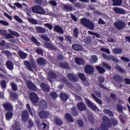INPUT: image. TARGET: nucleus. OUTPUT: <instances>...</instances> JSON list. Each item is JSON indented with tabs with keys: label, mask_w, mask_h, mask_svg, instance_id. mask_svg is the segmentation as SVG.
Segmentation results:
<instances>
[{
	"label": "nucleus",
	"mask_w": 130,
	"mask_h": 130,
	"mask_svg": "<svg viewBox=\"0 0 130 130\" xmlns=\"http://www.w3.org/2000/svg\"><path fill=\"white\" fill-rule=\"evenodd\" d=\"M118 121L115 118H112L111 120L108 116H104L102 118V122L101 125V130H108V128L112 127V124L114 126L117 125Z\"/></svg>",
	"instance_id": "obj_1"
},
{
	"label": "nucleus",
	"mask_w": 130,
	"mask_h": 130,
	"mask_svg": "<svg viewBox=\"0 0 130 130\" xmlns=\"http://www.w3.org/2000/svg\"><path fill=\"white\" fill-rule=\"evenodd\" d=\"M82 25L89 29L90 30H93L94 29V24L90 20L86 19V18H83L80 20Z\"/></svg>",
	"instance_id": "obj_2"
},
{
	"label": "nucleus",
	"mask_w": 130,
	"mask_h": 130,
	"mask_svg": "<svg viewBox=\"0 0 130 130\" xmlns=\"http://www.w3.org/2000/svg\"><path fill=\"white\" fill-rule=\"evenodd\" d=\"M23 64L26 67L27 70L32 71L34 70H37V66L36 65V63L35 61H32L31 63L28 61H23Z\"/></svg>",
	"instance_id": "obj_3"
},
{
	"label": "nucleus",
	"mask_w": 130,
	"mask_h": 130,
	"mask_svg": "<svg viewBox=\"0 0 130 130\" xmlns=\"http://www.w3.org/2000/svg\"><path fill=\"white\" fill-rule=\"evenodd\" d=\"M31 11L32 12L39 14H44L45 13V10L41 7V6H35L31 8Z\"/></svg>",
	"instance_id": "obj_4"
},
{
	"label": "nucleus",
	"mask_w": 130,
	"mask_h": 130,
	"mask_svg": "<svg viewBox=\"0 0 130 130\" xmlns=\"http://www.w3.org/2000/svg\"><path fill=\"white\" fill-rule=\"evenodd\" d=\"M126 24L123 21L119 20L114 23V26L118 30H121L126 27Z\"/></svg>",
	"instance_id": "obj_5"
},
{
	"label": "nucleus",
	"mask_w": 130,
	"mask_h": 130,
	"mask_svg": "<svg viewBox=\"0 0 130 130\" xmlns=\"http://www.w3.org/2000/svg\"><path fill=\"white\" fill-rule=\"evenodd\" d=\"M51 115V113L49 111L42 110L39 113V116L41 119H47Z\"/></svg>",
	"instance_id": "obj_6"
},
{
	"label": "nucleus",
	"mask_w": 130,
	"mask_h": 130,
	"mask_svg": "<svg viewBox=\"0 0 130 130\" xmlns=\"http://www.w3.org/2000/svg\"><path fill=\"white\" fill-rule=\"evenodd\" d=\"M84 71L85 73L88 75H92L94 73L95 69L91 65L88 64L85 66Z\"/></svg>",
	"instance_id": "obj_7"
},
{
	"label": "nucleus",
	"mask_w": 130,
	"mask_h": 130,
	"mask_svg": "<svg viewBox=\"0 0 130 130\" xmlns=\"http://www.w3.org/2000/svg\"><path fill=\"white\" fill-rule=\"evenodd\" d=\"M30 100L31 102V103L34 105L37 104L38 102L39 101V98H38L37 94L35 92H31L30 93Z\"/></svg>",
	"instance_id": "obj_8"
},
{
	"label": "nucleus",
	"mask_w": 130,
	"mask_h": 130,
	"mask_svg": "<svg viewBox=\"0 0 130 130\" xmlns=\"http://www.w3.org/2000/svg\"><path fill=\"white\" fill-rule=\"evenodd\" d=\"M85 102L86 105L88 106L89 108L92 109L93 110H96L98 108H97L96 106L94 104V103H92L87 99H85Z\"/></svg>",
	"instance_id": "obj_9"
},
{
	"label": "nucleus",
	"mask_w": 130,
	"mask_h": 130,
	"mask_svg": "<svg viewBox=\"0 0 130 130\" xmlns=\"http://www.w3.org/2000/svg\"><path fill=\"white\" fill-rule=\"evenodd\" d=\"M4 110L8 111H13V106L9 102H7L3 104Z\"/></svg>",
	"instance_id": "obj_10"
},
{
	"label": "nucleus",
	"mask_w": 130,
	"mask_h": 130,
	"mask_svg": "<svg viewBox=\"0 0 130 130\" xmlns=\"http://www.w3.org/2000/svg\"><path fill=\"white\" fill-rule=\"evenodd\" d=\"M44 46L46 49H49L50 50H55L56 49L54 45L51 42L45 41L44 42Z\"/></svg>",
	"instance_id": "obj_11"
},
{
	"label": "nucleus",
	"mask_w": 130,
	"mask_h": 130,
	"mask_svg": "<svg viewBox=\"0 0 130 130\" xmlns=\"http://www.w3.org/2000/svg\"><path fill=\"white\" fill-rule=\"evenodd\" d=\"M29 113L27 110H23L22 112L21 118L22 121L24 122L27 121L29 119Z\"/></svg>",
	"instance_id": "obj_12"
},
{
	"label": "nucleus",
	"mask_w": 130,
	"mask_h": 130,
	"mask_svg": "<svg viewBox=\"0 0 130 130\" xmlns=\"http://www.w3.org/2000/svg\"><path fill=\"white\" fill-rule=\"evenodd\" d=\"M77 107L79 111H84L87 110L86 104L83 102H79L77 104Z\"/></svg>",
	"instance_id": "obj_13"
},
{
	"label": "nucleus",
	"mask_w": 130,
	"mask_h": 130,
	"mask_svg": "<svg viewBox=\"0 0 130 130\" xmlns=\"http://www.w3.org/2000/svg\"><path fill=\"white\" fill-rule=\"evenodd\" d=\"M113 11L116 14L119 15H125L126 14L125 10H124V9L119 7H114L113 8Z\"/></svg>",
	"instance_id": "obj_14"
},
{
	"label": "nucleus",
	"mask_w": 130,
	"mask_h": 130,
	"mask_svg": "<svg viewBox=\"0 0 130 130\" xmlns=\"http://www.w3.org/2000/svg\"><path fill=\"white\" fill-rule=\"evenodd\" d=\"M39 108L41 109H45L47 108V103L45 100H41L39 103Z\"/></svg>",
	"instance_id": "obj_15"
},
{
	"label": "nucleus",
	"mask_w": 130,
	"mask_h": 130,
	"mask_svg": "<svg viewBox=\"0 0 130 130\" xmlns=\"http://www.w3.org/2000/svg\"><path fill=\"white\" fill-rule=\"evenodd\" d=\"M48 81H49L50 82H52V79H56L57 78V74L53 72H50L48 74Z\"/></svg>",
	"instance_id": "obj_16"
},
{
	"label": "nucleus",
	"mask_w": 130,
	"mask_h": 130,
	"mask_svg": "<svg viewBox=\"0 0 130 130\" xmlns=\"http://www.w3.org/2000/svg\"><path fill=\"white\" fill-rule=\"evenodd\" d=\"M37 63L40 66H44L46 64L47 61L46 60L42 57H39L37 59Z\"/></svg>",
	"instance_id": "obj_17"
},
{
	"label": "nucleus",
	"mask_w": 130,
	"mask_h": 130,
	"mask_svg": "<svg viewBox=\"0 0 130 130\" xmlns=\"http://www.w3.org/2000/svg\"><path fill=\"white\" fill-rule=\"evenodd\" d=\"M68 78L69 81L74 83L77 82L78 80L77 77L75 75H73L72 73L68 74Z\"/></svg>",
	"instance_id": "obj_18"
},
{
	"label": "nucleus",
	"mask_w": 130,
	"mask_h": 130,
	"mask_svg": "<svg viewBox=\"0 0 130 130\" xmlns=\"http://www.w3.org/2000/svg\"><path fill=\"white\" fill-rule=\"evenodd\" d=\"M18 55H19L20 58H21V59L22 60H25L28 56L27 53L21 50L18 51Z\"/></svg>",
	"instance_id": "obj_19"
},
{
	"label": "nucleus",
	"mask_w": 130,
	"mask_h": 130,
	"mask_svg": "<svg viewBox=\"0 0 130 130\" xmlns=\"http://www.w3.org/2000/svg\"><path fill=\"white\" fill-rule=\"evenodd\" d=\"M27 87H28L29 89L32 91H36L37 87L31 81L27 82Z\"/></svg>",
	"instance_id": "obj_20"
},
{
	"label": "nucleus",
	"mask_w": 130,
	"mask_h": 130,
	"mask_svg": "<svg viewBox=\"0 0 130 130\" xmlns=\"http://www.w3.org/2000/svg\"><path fill=\"white\" fill-rule=\"evenodd\" d=\"M59 96L61 100L63 102H67L69 99L68 95L64 92H61Z\"/></svg>",
	"instance_id": "obj_21"
},
{
	"label": "nucleus",
	"mask_w": 130,
	"mask_h": 130,
	"mask_svg": "<svg viewBox=\"0 0 130 130\" xmlns=\"http://www.w3.org/2000/svg\"><path fill=\"white\" fill-rule=\"evenodd\" d=\"M6 67L9 71H13L14 70V65L12 61L8 60L6 62Z\"/></svg>",
	"instance_id": "obj_22"
},
{
	"label": "nucleus",
	"mask_w": 130,
	"mask_h": 130,
	"mask_svg": "<svg viewBox=\"0 0 130 130\" xmlns=\"http://www.w3.org/2000/svg\"><path fill=\"white\" fill-rule=\"evenodd\" d=\"M41 87L43 91L45 92H49L50 90L49 86L44 83H42L41 84Z\"/></svg>",
	"instance_id": "obj_23"
},
{
	"label": "nucleus",
	"mask_w": 130,
	"mask_h": 130,
	"mask_svg": "<svg viewBox=\"0 0 130 130\" xmlns=\"http://www.w3.org/2000/svg\"><path fill=\"white\" fill-rule=\"evenodd\" d=\"M59 66L62 69H64L66 70H69L70 66L68 62H60L59 63Z\"/></svg>",
	"instance_id": "obj_24"
},
{
	"label": "nucleus",
	"mask_w": 130,
	"mask_h": 130,
	"mask_svg": "<svg viewBox=\"0 0 130 130\" xmlns=\"http://www.w3.org/2000/svg\"><path fill=\"white\" fill-rule=\"evenodd\" d=\"M53 30L57 33L63 34V28L58 25L55 26Z\"/></svg>",
	"instance_id": "obj_25"
},
{
	"label": "nucleus",
	"mask_w": 130,
	"mask_h": 130,
	"mask_svg": "<svg viewBox=\"0 0 130 130\" xmlns=\"http://www.w3.org/2000/svg\"><path fill=\"white\" fill-rule=\"evenodd\" d=\"M72 48L74 50L79 51H82L83 49V48L82 46L78 44L72 45Z\"/></svg>",
	"instance_id": "obj_26"
},
{
	"label": "nucleus",
	"mask_w": 130,
	"mask_h": 130,
	"mask_svg": "<svg viewBox=\"0 0 130 130\" xmlns=\"http://www.w3.org/2000/svg\"><path fill=\"white\" fill-rule=\"evenodd\" d=\"M64 118L69 122L73 123L74 122L73 118L70 113H66L64 115Z\"/></svg>",
	"instance_id": "obj_27"
},
{
	"label": "nucleus",
	"mask_w": 130,
	"mask_h": 130,
	"mask_svg": "<svg viewBox=\"0 0 130 130\" xmlns=\"http://www.w3.org/2000/svg\"><path fill=\"white\" fill-rule=\"evenodd\" d=\"M35 29L39 34H44L46 32L45 28L41 26H36Z\"/></svg>",
	"instance_id": "obj_28"
},
{
	"label": "nucleus",
	"mask_w": 130,
	"mask_h": 130,
	"mask_svg": "<svg viewBox=\"0 0 130 130\" xmlns=\"http://www.w3.org/2000/svg\"><path fill=\"white\" fill-rule=\"evenodd\" d=\"M103 112L104 113V114H106L107 115H108L110 117H114V114L113 113V112L109 109H105V110H103Z\"/></svg>",
	"instance_id": "obj_29"
},
{
	"label": "nucleus",
	"mask_w": 130,
	"mask_h": 130,
	"mask_svg": "<svg viewBox=\"0 0 130 130\" xmlns=\"http://www.w3.org/2000/svg\"><path fill=\"white\" fill-rule=\"evenodd\" d=\"M75 63L79 66L84 65L85 64V62L83 61V59L81 58H75Z\"/></svg>",
	"instance_id": "obj_30"
},
{
	"label": "nucleus",
	"mask_w": 130,
	"mask_h": 130,
	"mask_svg": "<svg viewBox=\"0 0 130 130\" xmlns=\"http://www.w3.org/2000/svg\"><path fill=\"white\" fill-rule=\"evenodd\" d=\"M13 117V111H9L6 114V118L8 120H9L10 119L12 118Z\"/></svg>",
	"instance_id": "obj_31"
},
{
	"label": "nucleus",
	"mask_w": 130,
	"mask_h": 130,
	"mask_svg": "<svg viewBox=\"0 0 130 130\" xmlns=\"http://www.w3.org/2000/svg\"><path fill=\"white\" fill-rule=\"evenodd\" d=\"M54 121L55 124H56L57 125H62L63 124L62 120H61L59 118L55 117Z\"/></svg>",
	"instance_id": "obj_32"
},
{
	"label": "nucleus",
	"mask_w": 130,
	"mask_h": 130,
	"mask_svg": "<svg viewBox=\"0 0 130 130\" xmlns=\"http://www.w3.org/2000/svg\"><path fill=\"white\" fill-rule=\"evenodd\" d=\"M112 2L114 6H120L122 4V0H112Z\"/></svg>",
	"instance_id": "obj_33"
},
{
	"label": "nucleus",
	"mask_w": 130,
	"mask_h": 130,
	"mask_svg": "<svg viewBox=\"0 0 130 130\" xmlns=\"http://www.w3.org/2000/svg\"><path fill=\"white\" fill-rule=\"evenodd\" d=\"M113 78L116 82H121L122 81V77L119 75H114Z\"/></svg>",
	"instance_id": "obj_34"
},
{
	"label": "nucleus",
	"mask_w": 130,
	"mask_h": 130,
	"mask_svg": "<svg viewBox=\"0 0 130 130\" xmlns=\"http://www.w3.org/2000/svg\"><path fill=\"white\" fill-rule=\"evenodd\" d=\"M123 52V50L120 48H114L113 50V53L115 54H118L122 53Z\"/></svg>",
	"instance_id": "obj_35"
},
{
	"label": "nucleus",
	"mask_w": 130,
	"mask_h": 130,
	"mask_svg": "<svg viewBox=\"0 0 130 130\" xmlns=\"http://www.w3.org/2000/svg\"><path fill=\"white\" fill-rule=\"evenodd\" d=\"M95 68L100 74H104L106 72V70L100 66H96Z\"/></svg>",
	"instance_id": "obj_36"
},
{
	"label": "nucleus",
	"mask_w": 130,
	"mask_h": 130,
	"mask_svg": "<svg viewBox=\"0 0 130 130\" xmlns=\"http://www.w3.org/2000/svg\"><path fill=\"white\" fill-rule=\"evenodd\" d=\"M92 97L93 98L94 100L95 101V102L100 104V105H103V102L102 100H100L99 98H96V96L94 95V93H92L91 94Z\"/></svg>",
	"instance_id": "obj_37"
},
{
	"label": "nucleus",
	"mask_w": 130,
	"mask_h": 130,
	"mask_svg": "<svg viewBox=\"0 0 130 130\" xmlns=\"http://www.w3.org/2000/svg\"><path fill=\"white\" fill-rule=\"evenodd\" d=\"M8 31L9 32V33H10V34H11L12 36H15L16 37L18 38L20 36V34L16 31L12 30V29H8Z\"/></svg>",
	"instance_id": "obj_38"
},
{
	"label": "nucleus",
	"mask_w": 130,
	"mask_h": 130,
	"mask_svg": "<svg viewBox=\"0 0 130 130\" xmlns=\"http://www.w3.org/2000/svg\"><path fill=\"white\" fill-rule=\"evenodd\" d=\"M30 40L31 42H32L33 43H34L36 46H41V43L37 41V40L34 38V37H31L30 38Z\"/></svg>",
	"instance_id": "obj_39"
},
{
	"label": "nucleus",
	"mask_w": 130,
	"mask_h": 130,
	"mask_svg": "<svg viewBox=\"0 0 130 130\" xmlns=\"http://www.w3.org/2000/svg\"><path fill=\"white\" fill-rule=\"evenodd\" d=\"M27 20H28L29 23H30L31 24H32L33 25L38 24V21L34 18H28Z\"/></svg>",
	"instance_id": "obj_40"
},
{
	"label": "nucleus",
	"mask_w": 130,
	"mask_h": 130,
	"mask_svg": "<svg viewBox=\"0 0 130 130\" xmlns=\"http://www.w3.org/2000/svg\"><path fill=\"white\" fill-rule=\"evenodd\" d=\"M78 78H80L82 81H86L87 80V78L83 73H79L78 74Z\"/></svg>",
	"instance_id": "obj_41"
},
{
	"label": "nucleus",
	"mask_w": 130,
	"mask_h": 130,
	"mask_svg": "<svg viewBox=\"0 0 130 130\" xmlns=\"http://www.w3.org/2000/svg\"><path fill=\"white\" fill-rule=\"evenodd\" d=\"M88 120H89V122L90 124H94L95 120L94 118V117L92 115H89L88 116Z\"/></svg>",
	"instance_id": "obj_42"
},
{
	"label": "nucleus",
	"mask_w": 130,
	"mask_h": 130,
	"mask_svg": "<svg viewBox=\"0 0 130 130\" xmlns=\"http://www.w3.org/2000/svg\"><path fill=\"white\" fill-rule=\"evenodd\" d=\"M74 37L75 38L79 37V30L77 27H75L73 30Z\"/></svg>",
	"instance_id": "obj_43"
},
{
	"label": "nucleus",
	"mask_w": 130,
	"mask_h": 130,
	"mask_svg": "<svg viewBox=\"0 0 130 130\" xmlns=\"http://www.w3.org/2000/svg\"><path fill=\"white\" fill-rule=\"evenodd\" d=\"M10 97L12 101L16 100L17 99V94L16 92H11L10 93Z\"/></svg>",
	"instance_id": "obj_44"
},
{
	"label": "nucleus",
	"mask_w": 130,
	"mask_h": 130,
	"mask_svg": "<svg viewBox=\"0 0 130 130\" xmlns=\"http://www.w3.org/2000/svg\"><path fill=\"white\" fill-rule=\"evenodd\" d=\"M115 69H116L117 71H119V72L121 73L122 74H123L124 73V72H125V71H124L123 68H122L118 65L116 66Z\"/></svg>",
	"instance_id": "obj_45"
},
{
	"label": "nucleus",
	"mask_w": 130,
	"mask_h": 130,
	"mask_svg": "<svg viewBox=\"0 0 130 130\" xmlns=\"http://www.w3.org/2000/svg\"><path fill=\"white\" fill-rule=\"evenodd\" d=\"M71 111H72V114L73 116H76L79 114V113L77 112V109L76 107H73Z\"/></svg>",
	"instance_id": "obj_46"
},
{
	"label": "nucleus",
	"mask_w": 130,
	"mask_h": 130,
	"mask_svg": "<svg viewBox=\"0 0 130 130\" xmlns=\"http://www.w3.org/2000/svg\"><path fill=\"white\" fill-rule=\"evenodd\" d=\"M108 60H112L113 62L116 63H118L119 61L118 59L115 58V56L113 55L110 56V57Z\"/></svg>",
	"instance_id": "obj_47"
},
{
	"label": "nucleus",
	"mask_w": 130,
	"mask_h": 130,
	"mask_svg": "<svg viewBox=\"0 0 130 130\" xmlns=\"http://www.w3.org/2000/svg\"><path fill=\"white\" fill-rule=\"evenodd\" d=\"M12 130H21V128L19 125L17 124H14L12 126Z\"/></svg>",
	"instance_id": "obj_48"
},
{
	"label": "nucleus",
	"mask_w": 130,
	"mask_h": 130,
	"mask_svg": "<svg viewBox=\"0 0 130 130\" xmlns=\"http://www.w3.org/2000/svg\"><path fill=\"white\" fill-rule=\"evenodd\" d=\"M117 110L119 113H122L123 111V107L120 105H117L116 106Z\"/></svg>",
	"instance_id": "obj_49"
},
{
	"label": "nucleus",
	"mask_w": 130,
	"mask_h": 130,
	"mask_svg": "<svg viewBox=\"0 0 130 130\" xmlns=\"http://www.w3.org/2000/svg\"><path fill=\"white\" fill-rule=\"evenodd\" d=\"M0 85H1L2 89H6L7 87V83L5 80H2L0 82Z\"/></svg>",
	"instance_id": "obj_50"
},
{
	"label": "nucleus",
	"mask_w": 130,
	"mask_h": 130,
	"mask_svg": "<svg viewBox=\"0 0 130 130\" xmlns=\"http://www.w3.org/2000/svg\"><path fill=\"white\" fill-rule=\"evenodd\" d=\"M11 86L12 90H13L14 91H17V86L16 84L12 82L11 83Z\"/></svg>",
	"instance_id": "obj_51"
},
{
	"label": "nucleus",
	"mask_w": 130,
	"mask_h": 130,
	"mask_svg": "<svg viewBox=\"0 0 130 130\" xmlns=\"http://www.w3.org/2000/svg\"><path fill=\"white\" fill-rule=\"evenodd\" d=\"M61 81L63 82V83H64L66 85H67L68 86H71L72 85V84L69 82L68 80L66 78L62 79Z\"/></svg>",
	"instance_id": "obj_52"
},
{
	"label": "nucleus",
	"mask_w": 130,
	"mask_h": 130,
	"mask_svg": "<svg viewBox=\"0 0 130 130\" xmlns=\"http://www.w3.org/2000/svg\"><path fill=\"white\" fill-rule=\"evenodd\" d=\"M98 60V58L96 57L95 55H92L91 56V61L93 63H95Z\"/></svg>",
	"instance_id": "obj_53"
},
{
	"label": "nucleus",
	"mask_w": 130,
	"mask_h": 130,
	"mask_svg": "<svg viewBox=\"0 0 130 130\" xmlns=\"http://www.w3.org/2000/svg\"><path fill=\"white\" fill-rule=\"evenodd\" d=\"M101 51L108 54H110V51L109 50L108 48L102 47V48H101Z\"/></svg>",
	"instance_id": "obj_54"
},
{
	"label": "nucleus",
	"mask_w": 130,
	"mask_h": 130,
	"mask_svg": "<svg viewBox=\"0 0 130 130\" xmlns=\"http://www.w3.org/2000/svg\"><path fill=\"white\" fill-rule=\"evenodd\" d=\"M103 67L105 68L107 70H111V67L110 65L108 64L106 62H103L102 63Z\"/></svg>",
	"instance_id": "obj_55"
},
{
	"label": "nucleus",
	"mask_w": 130,
	"mask_h": 130,
	"mask_svg": "<svg viewBox=\"0 0 130 130\" xmlns=\"http://www.w3.org/2000/svg\"><path fill=\"white\" fill-rule=\"evenodd\" d=\"M36 52L39 55H43V50L41 48H37L36 49Z\"/></svg>",
	"instance_id": "obj_56"
},
{
	"label": "nucleus",
	"mask_w": 130,
	"mask_h": 130,
	"mask_svg": "<svg viewBox=\"0 0 130 130\" xmlns=\"http://www.w3.org/2000/svg\"><path fill=\"white\" fill-rule=\"evenodd\" d=\"M57 58V60L59 61L64 60V56L63 54H60L58 55Z\"/></svg>",
	"instance_id": "obj_57"
},
{
	"label": "nucleus",
	"mask_w": 130,
	"mask_h": 130,
	"mask_svg": "<svg viewBox=\"0 0 130 130\" xmlns=\"http://www.w3.org/2000/svg\"><path fill=\"white\" fill-rule=\"evenodd\" d=\"M0 24L3 26H9V23L5 20H0Z\"/></svg>",
	"instance_id": "obj_58"
},
{
	"label": "nucleus",
	"mask_w": 130,
	"mask_h": 130,
	"mask_svg": "<svg viewBox=\"0 0 130 130\" xmlns=\"http://www.w3.org/2000/svg\"><path fill=\"white\" fill-rule=\"evenodd\" d=\"M111 55H108L105 53H103L102 57L104 58V59L106 60H109Z\"/></svg>",
	"instance_id": "obj_59"
},
{
	"label": "nucleus",
	"mask_w": 130,
	"mask_h": 130,
	"mask_svg": "<svg viewBox=\"0 0 130 130\" xmlns=\"http://www.w3.org/2000/svg\"><path fill=\"white\" fill-rule=\"evenodd\" d=\"M98 81L100 83L102 84L105 81V78L103 76H100L98 77Z\"/></svg>",
	"instance_id": "obj_60"
},
{
	"label": "nucleus",
	"mask_w": 130,
	"mask_h": 130,
	"mask_svg": "<svg viewBox=\"0 0 130 130\" xmlns=\"http://www.w3.org/2000/svg\"><path fill=\"white\" fill-rule=\"evenodd\" d=\"M50 96L53 99H56L58 97L57 93H55L54 91L50 93Z\"/></svg>",
	"instance_id": "obj_61"
},
{
	"label": "nucleus",
	"mask_w": 130,
	"mask_h": 130,
	"mask_svg": "<svg viewBox=\"0 0 130 130\" xmlns=\"http://www.w3.org/2000/svg\"><path fill=\"white\" fill-rule=\"evenodd\" d=\"M121 60H123V61H124L125 62H130V59L128 58L125 57L124 56H122L121 57Z\"/></svg>",
	"instance_id": "obj_62"
},
{
	"label": "nucleus",
	"mask_w": 130,
	"mask_h": 130,
	"mask_svg": "<svg viewBox=\"0 0 130 130\" xmlns=\"http://www.w3.org/2000/svg\"><path fill=\"white\" fill-rule=\"evenodd\" d=\"M41 38L43 39V40H45V41H47V42H49L50 41V39H49V38H48V37H47V36H44V35H42L41 36Z\"/></svg>",
	"instance_id": "obj_63"
},
{
	"label": "nucleus",
	"mask_w": 130,
	"mask_h": 130,
	"mask_svg": "<svg viewBox=\"0 0 130 130\" xmlns=\"http://www.w3.org/2000/svg\"><path fill=\"white\" fill-rule=\"evenodd\" d=\"M8 31L7 30H0V35H1L2 36H5L6 35H7L8 34Z\"/></svg>",
	"instance_id": "obj_64"
}]
</instances>
